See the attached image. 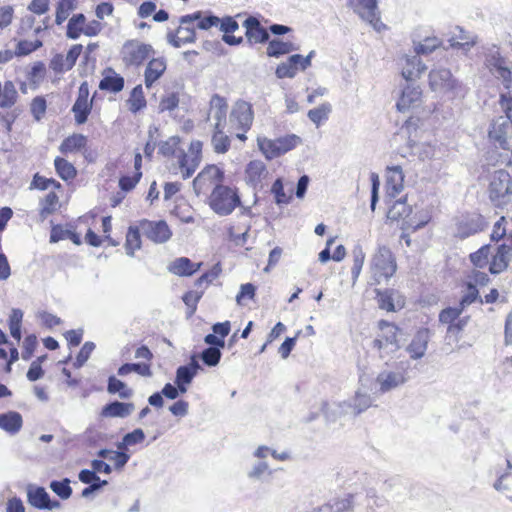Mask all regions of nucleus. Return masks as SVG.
<instances>
[{
    "instance_id": "obj_1",
    "label": "nucleus",
    "mask_w": 512,
    "mask_h": 512,
    "mask_svg": "<svg viewBox=\"0 0 512 512\" xmlns=\"http://www.w3.org/2000/svg\"><path fill=\"white\" fill-rule=\"evenodd\" d=\"M204 143L201 140H192L185 151L182 148V139L171 136L159 144V154L171 159L169 171L172 175H179L183 180L193 176L203 160Z\"/></svg>"
},
{
    "instance_id": "obj_2",
    "label": "nucleus",
    "mask_w": 512,
    "mask_h": 512,
    "mask_svg": "<svg viewBox=\"0 0 512 512\" xmlns=\"http://www.w3.org/2000/svg\"><path fill=\"white\" fill-rule=\"evenodd\" d=\"M488 139L493 150L489 152V164L492 166L512 165V123L500 116L494 119L488 130Z\"/></svg>"
},
{
    "instance_id": "obj_3",
    "label": "nucleus",
    "mask_w": 512,
    "mask_h": 512,
    "mask_svg": "<svg viewBox=\"0 0 512 512\" xmlns=\"http://www.w3.org/2000/svg\"><path fill=\"white\" fill-rule=\"evenodd\" d=\"M210 105L215 109L216 123L211 134V146L216 154H225L231 148V138L224 131L228 103L218 94L212 96Z\"/></svg>"
},
{
    "instance_id": "obj_4",
    "label": "nucleus",
    "mask_w": 512,
    "mask_h": 512,
    "mask_svg": "<svg viewBox=\"0 0 512 512\" xmlns=\"http://www.w3.org/2000/svg\"><path fill=\"white\" fill-rule=\"evenodd\" d=\"M401 329L393 322L380 320L377 323V331L372 342V348L375 349L381 358L396 352L400 348L399 336Z\"/></svg>"
},
{
    "instance_id": "obj_5",
    "label": "nucleus",
    "mask_w": 512,
    "mask_h": 512,
    "mask_svg": "<svg viewBox=\"0 0 512 512\" xmlns=\"http://www.w3.org/2000/svg\"><path fill=\"white\" fill-rule=\"evenodd\" d=\"M254 122V110L250 102L237 100L230 112L229 123L235 137L242 142L247 140V132L251 129Z\"/></svg>"
},
{
    "instance_id": "obj_6",
    "label": "nucleus",
    "mask_w": 512,
    "mask_h": 512,
    "mask_svg": "<svg viewBox=\"0 0 512 512\" xmlns=\"http://www.w3.org/2000/svg\"><path fill=\"white\" fill-rule=\"evenodd\" d=\"M301 144V138L295 134H287L275 139L265 136L257 137V146L267 160L281 157Z\"/></svg>"
},
{
    "instance_id": "obj_7",
    "label": "nucleus",
    "mask_w": 512,
    "mask_h": 512,
    "mask_svg": "<svg viewBox=\"0 0 512 512\" xmlns=\"http://www.w3.org/2000/svg\"><path fill=\"white\" fill-rule=\"evenodd\" d=\"M155 51L151 44L141 42L137 39H130L124 42L120 49L119 57L126 69L139 68Z\"/></svg>"
},
{
    "instance_id": "obj_8",
    "label": "nucleus",
    "mask_w": 512,
    "mask_h": 512,
    "mask_svg": "<svg viewBox=\"0 0 512 512\" xmlns=\"http://www.w3.org/2000/svg\"><path fill=\"white\" fill-rule=\"evenodd\" d=\"M240 204L238 190L224 184L213 190L208 197L209 207L221 216L231 214Z\"/></svg>"
},
{
    "instance_id": "obj_9",
    "label": "nucleus",
    "mask_w": 512,
    "mask_h": 512,
    "mask_svg": "<svg viewBox=\"0 0 512 512\" xmlns=\"http://www.w3.org/2000/svg\"><path fill=\"white\" fill-rule=\"evenodd\" d=\"M224 171L216 164H207L194 178L193 188L197 195L213 192L223 185Z\"/></svg>"
},
{
    "instance_id": "obj_10",
    "label": "nucleus",
    "mask_w": 512,
    "mask_h": 512,
    "mask_svg": "<svg viewBox=\"0 0 512 512\" xmlns=\"http://www.w3.org/2000/svg\"><path fill=\"white\" fill-rule=\"evenodd\" d=\"M454 235L459 239H466L485 230L487 221L479 212H465L456 217L454 222Z\"/></svg>"
},
{
    "instance_id": "obj_11",
    "label": "nucleus",
    "mask_w": 512,
    "mask_h": 512,
    "mask_svg": "<svg viewBox=\"0 0 512 512\" xmlns=\"http://www.w3.org/2000/svg\"><path fill=\"white\" fill-rule=\"evenodd\" d=\"M463 310L464 308L459 305L458 307L444 308L439 313V322L446 325L447 339L457 341L466 327L469 316L461 317Z\"/></svg>"
},
{
    "instance_id": "obj_12",
    "label": "nucleus",
    "mask_w": 512,
    "mask_h": 512,
    "mask_svg": "<svg viewBox=\"0 0 512 512\" xmlns=\"http://www.w3.org/2000/svg\"><path fill=\"white\" fill-rule=\"evenodd\" d=\"M200 17V11L193 14L184 15L180 18L179 27L169 34L170 43L175 47H181L187 43H192L196 39L195 24L196 18Z\"/></svg>"
},
{
    "instance_id": "obj_13",
    "label": "nucleus",
    "mask_w": 512,
    "mask_h": 512,
    "mask_svg": "<svg viewBox=\"0 0 512 512\" xmlns=\"http://www.w3.org/2000/svg\"><path fill=\"white\" fill-rule=\"evenodd\" d=\"M89 95V84L84 81L79 86L76 101L72 106V112L77 125L86 123L91 114L94 96L90 99Z\"/></svg>"
},
{
    "instance_id": "obj_14",
    "label": "nucleus",
    "mask_w": 512,
    "mask_h": 512,
    "mask_svg": "<svg viewBox=\"0 0 512 512\" xmlns=\"http://www.w3.org/2000/svg\"><path fill=\"white\" fill-rule=\"evenodd\" d=\"M138 222L146 238L156 244L165 243L172 237V230L165 220L142 219Z\"/></svg>"
},
{
    "instance_id": "obj_15",
    "label": "nucleus",
    "mask_w": 512,
    "mask_h": 512,
    "mask_svg": "<svg viewBox=\"0 0 512 512\" xmlns=\"http://www.w3.org/2000/svg\"><path fill=\"white\" fill-rule=\"evenodd\" d=\"M512 260V235L507 242L499 244L489 262V272L493 275L506 271Z\"/></svg>"
},
{
    "instance_id": "obj_16",
    "label": "nucleus",
    "mask_w": 512,
    "mask_h": 512,
    "mask_svg": "<svg viewBox=\"0 0 512 512\" xmlns=\"http://www.w3.org/2000/svg\"><path fill=\"white\" fill-rule=\"evenodd\" d=\"M355 12L360 18L371 24L377 31H381L385 28L380 18L377 0H357Z\"/></svg>"
},
{
    "instance_id": "obj_17",
    "label": "nucleus",
    "mask_w": 512,
    "mask_h": 512,
    "mask_svg": "<svg viewBox=\"0 0 512 512\" xmlns=\"http://www.w3.org/2000/svg\"><path fill=\"white\" fill-rule=\"evenodd\" d=\"M429 85L432 90L440 92H451L460 85L452 77L450 70L446 68L433 69L429 73Z\"/></svg>"
},
{
    "instance_id": "obj_18",
    "label": "nucleus",
    "mask_w": 512,
    "mask_h": 512,
    "mask_svg": "<svg viewBox=\"0 0 512 512\" xmlns=\"http://www.w3.org/2000/svg\"><path fill=\"white\" fill-rule=\"evenodd\" d=\"M373 269L380 277L389 278L396 272V262L390 250L383 248L373 258Z\"/></svg>"
},
{
    "instance_id": "obj_19",
    "label": "nucleus",
    "mask_w": 512,
    "mask_h": 512,
    "mask_svg": "<svg viewBox=\"0 0 512 512\" xmlns=\"http://www.w3.org/2000/svg\"><path fill=\"white\" fill-rule=\"evenodd\" d=\"M311 64L310 56L303 57L295 54L290 56L286 62L279 64L276 74L279 78H292L299 70H305Z\"/></svg>"
},
{
    "instance_id": "obj_20",
    "label": "nucleus",
    "mask_w": 512,
    "mask_h": 512,
    "mask_svg": "<svg viewBox=\"0 0 512 512\" xmlns=\"http://www.w3.org/2000/svg\"><path fill=\"white\" fill-rule=\"evenodd\" d=\"M268 170L265 163L260 159H254L247 163L244 170V179L248 186L254 189L262 186L263 180L267 177Z\"/></svg>"
},
{
    "instance_id": "obj_21",
    "label": "nucleus",
    "mask_w": 512,
    "mask_h": 512,
    "mask_svg": "<svg viewBox=\"0 0 512 512\" xmlns=\"http://www.w3.org/2000/svg\"><path fill=\"white\" fill-rule=\"evenodd\" d=\"M142 155L140 152H136L133 159L132 170L123 174L119 178V188L123 192L132 191L142 178Z\"/></svg>"
},
{
    "instance_id": "obj_22",
    "label": "nucleus",
    "mask_w": 512,
    "mask_h": 512,
    "mask_svg": "<svg viewBox=\"0 0 512 512\" xmlns=\"http://www.w3.org/2000/svg\"><path fill=\"white\" fill-rule=\"evenodd\" d=\"M167 69V61L164 57H150L144 71V84L147 89L153 85L164 75Z\"/></svg>"
},
{
    "instance_id": "obj_23",
    "label": "nucleus",
    "mask_w": 512,
    "mask_h": 512,
    "mask_svg": "<svg viewBox=\"0 0 512 512\" xmlns=\"http://www.w3.org/2000/svg\"><path fill=\"white\" fill-rule=\"evenodd\" d=\"M421 100L422 91L418 87L407 85L396 103V109L402 113L414 110L420 106Z\"/></svg>"
},
{
    "instance_id": "obj_24",
    "label": "nucleus",
    "mask_w": 512,
    "mask_h": 512,
    "mask_svg": "<svg viewBox=\"0 0 512 512\" xmlns=\"http://www.w3.org/2000/svg\"><path fill=\"white\" fill-rule=\"evenodd\" d=\"M430 337L431 331L429 328L422 327L416 331L407 346V351L412 359H420L425 355Z\"/></svg>"
},
{
    "instance_id": "obj_25",
    "label": "nucleus",
    "mask_w": 512,
    "mask_h": 512,
    "mask_svg": "<svg viewBox=\"0 0 512 512\" xmlns=\"http://www.w3.org/2000/svg\"><path fill=\"white\" fill-rule=\"evenodd\" d=\"M245 36L250 44L265 43L269 39L268 31L261 25L260 21L250 16L245 21Z\"/></svg>"
},
{
    "instance_id": "obj_26",
    "label": "nucleus",
    "mask_w": 512,
    "mask_h": 512,
    "mask_svg": "<svg viewBox=\"0 0 512 512\" xmlns=\"http://www.w3.org/2000/svg\"><path fill=\"white\" fill-rule=\"evenodd\" d=\"M103 77L99 82V89L104 92L117 94L124 89V77L118 74L113 68L103 70Z\"/></svg>"
},
{
    "instance_id": "obj_27",
    "label": "nucleus",
    "mask_w": 512,
    "mask_h": 512,
    "mask_svg": "<svg viewBox=\"0 0 512 512\" xmlns=\"http://www.w3.org/2000/svg\"><path fill=\"white\" fill-rule=\"evenodd\" d=\"M88 147L87 136L80 133H73L63 139L59 145V151L63 155L85 153Z\"/></svg>"
},
{
    "instance_id": "obj_28",
    "label": "nucleus",
    "mask_w": 512,
    "mask_h": 512,
    "mask_svg": "<svg viewBox=\"0 0 512 512\" xmlns=\"http://www.w3.org/2000/svg\"><path fill=\"white\" fill-rule=\"evenodd\" d=\"M28 502L38 509L52 510L58 508L60 503L58 501H52L49 494L42 487H32L28 489Z\"/></svg>"
},
{
    "instance_id": "obj_29",
    "label": "nucleus",
    "mask_w": 512,
    "mask_h": 512,
    "mask_svg": "<svg viewBox=\"0 0 512 512\" xmlns=\"http://www.w3.org/2000/svg\"><path fill=\"white\" fill-rule=\"evenodd\" d=\"M406 380L404 371H383L378 374L376 382L379 385V391L386 393L399 385L403 384Z\"/></svg>"
},
{
    "instance_id": "obj_30",
    "label": "nucleus",
    "mask_w": 512,
    "mask_h": 512,
    "mask_svg": "<svg viewBox=\"0 0 512 512\" xmlns=\"http://www.w3.org/2000/svg\"><path fill=\"white\" fill-rule=\"evenodd\" d=\"M404 184V174L400 166L388 167L386 171V191L388 195H398Z\"/></svg>"
},
{
    "instance_id": "obj_31",
    "label": "nucleus",
    "mask_w": 512,
    "mask_h": 512,
    "mask_svg": "<svg viewBox=\"0 0 512 512\" xmlns=\"http://www.w3.org/2000/svg\"><path fill=\"white\" fill-rule=\"evenodd\" d=\"M135 409L133 403H125L114 401L102 408L101 416L106 418H125L129 416Z\"/></svg>"
},
{
    "instance_id": "obj_32",
    "label": "nucleus",
    "mask_w": 512,
    "mask_h": 512,
    "mask_svg": "<svg viewBox=\"0 0 512 512\" xmlns=\"http://www.w3.org/2000/svg\"><path fill=\"white\" fill-rule=\"evenodd\" d=\"M198 368V363L195 360H192L189 366H180L177 369L175 383L178 386L180 393L183 394L187 391V385L192 382Z\"/></svg>"
},
{
    "instance_id": "obj_33",
    "label": "nucleus",
    "mask_w": 512,
    "mask_h": 512,
    "mask_svg": "<svg viewBox=\"0 0 512 512\" xmlns=\"http://www.w3.org/2000/svg\"><path fill=\"white\" fill-rule=\"evenodd\" d=\"M200 263H193L187 257L175 259L169 266V271L177 276H191L200 269Z\"/></svg>"
},
{
    "instance_id": "obj_34",
    "label": "nucleus",
    "mask_w": 512,
    "mask_h": 512,
    "mask_svg": "<svg viewBox=\"0 0 512 512\" xmlns=\"http://www.w3.org/2000/svg\"><path fill=\"white\" fill-rule=\"evenodd\" d=\"M426 70L425 65L421 62L418 56L405 59V64L402 67L401 74L407 81H413L419 78Z\"/></svg>"
},
{
    "instance_id": "obj_35",
    "label": "nucleus",
    "mask_w": 512,
    "mask_h": 512,
    "mask_svg": "<svg viewBox=\"0 0 512 512\" xmlns=\"http://www.w3.org/2000/svg\"><path fill=\"white\" fill-rule=\"evenodd\" d=\"M56 191L53 189L41 200L39 216L42 221L56 213L60 208V199Z\"/></svg>"
},
{
    "instance_id": "obj_36",
    "label": "nucleus",
    "mask_w": 512,
    "mask_h": 512,
    "mask_svg": "<svg viewBox=\"0 0 512 512\" xmlns=\"http://www.w3.org/2000/svg\"><path fill=\"white\" fill-rule=\"evenodd\" d=\"M219 26L220 30L224 33L223 41L225 43L229 45H237L242 42V37L237 38L231 35L239 28L237 21L233 17L227 16L220 19Z\"/></svg>"
},
{
    "instance_id": "obj_37",
    "label": "nucleus",
    "mask_w": 512,
    "mask_h": 512,
    "mask_svg": "<svg viewBox=\"0 0 512 512\" xmlns=\"http://www.w3.org/2000/svg\"><path fill=\"white\" fill-rule=\"evenodd\" d=\"M126 103L128 110L133 114L140 112L147 106V100L141 84L136 85L130 91Z\"/></svg>"
},
{
    "instance_id": "obj_38",
    "label": "nucleus",
    "mask_w": 512,
    "mask_h": 512,
    "mask_svg": "<svg viewBox=\"0 0 512 512\" xmlns=\"http://www.w3.org/2000/svg\"><path fill=\"white\" fill-rule=\"evenodd\" d=\"M141 228L139 225V222L137 225L130 226L126 232V239H125V250L126 253L130 256H134L135 252L139 250L142 246V240H141Z\"/></svg>"
},
{
    "instance_id": "obj_39",
    "label": "nucleus",
    "mask_w": 512,
    "mask_h": 512,
    "mask_svg": "<svg viewBox=\"0 0 512 512\" xmlns=\"http://www.w3.org/2000/svg\"><path fill=\"white\" fill-rule=\"evenodd\" d=\"M54 168L57 175L66 182L73 181L77 176V169L64 157L57 156L54 159Z\"/></svg>"
},
{
    "instance_id": "obj_40",
    "label": "nucleus",
    "mask_w": 512,
    "mask_h": 512,
    "mask_svg": "<svg viewBox=\"0 0 512 512\" xmlns=\"http://www.w3.org/2000/svg\"><path fill=\"white\" fill-rule=\"evenodd\" d=\"M42 46V42L39 40H36L35 42L27 41V40H21L17 43L16 49L14 52L6 50L4 53H2V61H8L12 59L14 55L16 56H25L33 51L37 50L39 47Z\"/></svg>"
},
{
    "instance_id": "obj_41",
    "label": "nucleus",
    "mask_w": 512,
    "mask_h": 512,
    "mask_svg": "<svg viewBox=\"0 0 512 512\" xmlns=\"http://www.w3.org/2000/svg\"><path fill=\"white\" fill-rule=\"evenodd\" d=\"M23 420L20 413L10 411L2 414V429L10 434H16L22 427Z\"/></svg>"
},
{
    "instance_id": "obj_42",
    "label": "nucleus",
    "mask_w": 512,
    "mask_h": 512,
    "mask_svg": "<svg viewBox=\"0 0 512 512\" xmlns=\"http://www.w3.org/2000/svg\"><path fill=\"white\" fill-rule=\"evenodd\" d=\"M507 218L501 216L493 225L490 233V241L498 243L500 241L507 242V239L512 235V231L507 230Z\"/></svg>"
},
{
    "instance_id": "obj_43",
    "label": "nucleus",
    "mask_w": 512,
    "mask_h": 512,
    "mask_svg": "<svg viewBox=\"0 0 512 512\" xmlns=\"http://www.w3.org/2000/svg\"><path fill=\"white\" fill-rule=\"evenodd\" d=\"M107 391L112 395L118 393L119 397L122 399H129L133 395V390L115 376L108 378Z\"/></svg>"
},
{
    "instance_id": "obj_44",
    "label": "nucleus",
    "mask_w": 512,
    "mask_h": 512,
    "mask_svg": "<svg viewBox=\"0 0 512 512\" xmlns=\"http://www.w3.org/2000/svg\"><path fill=\"white\" fill-rule=\"evenodd\" d=\"M86 18L82 13L73 15L67 24V36L70 39H77L83 34Z\"/></svg>"
},
{
    "instance_id": "obj_45",
    "label": "nucleus",
    "mask_w": 512,
    "mask_h": 512,
    "mask_svg": "<svg viewBox=\"0 0 512 512\" xmlns=\"http://www.w3.org/2000/svg\"><path fill=\"white\" fill-rule=\"evenodd\" d=\"M332 111V106L330 103H322L318 107L311 109L308 111V118L316 125L320 126L323 122H325L329 114Z\"/></svg>"
},
{
    "instance_id": "obj_46",
    "label": "nucleus",
    "mask_w": 512,
    "mask_h": 512,
    "mask_svg": "<svg viewBox=\"0 0 512 512\" xmlns=\"http://www.w3.org/2000/svg\"><path fill=\"white\" fill-rule=\"evenodd\" d=\"M462 286L465 288V294L462 296L459 302V305L462 308L465 309L467 306L471 305L476 301L483 303V299L479 297V291L477 289V286H475L472 282L467 281H464Z\"/></svg>"
},
{
    "instance_id": "obj_47",
    "label": "nucleus",
    "mask_w": 512,
    "mask_h": 512,
    "mask_svg": "<svg viewBox=\"0 0 512 512\" xmlns=\"http://www.w3.org/2000/svg\"><path fill=\"white\" fill-rule=\"evenodd\" d=\"M172 214L184 223H191L194 221L193 209L184 199H180V201L174 206Z\"/></svg>"
},
{
    "instance_id": "obj_48",
    "label": "nucleus",
    "mask_w": 512,
    "mask_h": 512,
    "mask_svg": "<svg viewBox=\"0 0 512 512\" xmlns=\"http://www.w3.org/2000/svg\"><path fill=\"white\" fill-rule=\"evenodd\" d=\"M490 245L481 246L477 251L469 255V259L475 268H486L489 266Z\"/></svg>"
},
{
    "instance_id": "obj_49",
    "label": "nucleus",
    "mask_w": 512,
    "mask_h": 512,
    "mask_svg": "<svg viewBox=\"0 0 512 512\" xmlns=\"http://www.w3.org/2000/svg\"><path fill=\"white\" fill-rule=\"evenodd\" d=\"M99 455L112 463L115 469H121L129 460V456L123 451L102 450Z\"/></svg>"
},
{
    "instance_id": "obj_50",
    "label": "nucleus",
    "mask_w": 512,
    "mask_h": 512,
    "mask_svg": "<svg viewBox=\"0 0 512 512\" xmlns=\"http://www.w3.org/2000/svg\"><path fill=\"white\" fill-rule=\"evenodd\" d=\"M294 49L291 42H284L281 40H272L267 46V55L270 57H279L288 54Z\"/></svg>"
},
{
    "instance_id": "obj_51",
    "label": "nucleus",
    "mask_w": 512,
    "mask_h": 512,
    "mask_svg": "<svg viewBox=\"0 0 512 512\" xmlns=\"http://www.w3.org/2000/svg\"><path fill=\"white\" fill-rule=\"evenodd\" d=\"M32 186L41 191L47 190L50 187L54 190H58L59 192H62L63 190V187L59 181L54 178H46L39 175L38 173L33 176Z\"/></svg>"
},
{
    "instance_id": "obj_52",
    "label": "nucleus",
    "mask_w": 512,
    "mask_h": 512,
    "mask_svg": "<svg viewBox=\"0 0 512 512\" xmlns=\"http://www.w3.org/2000/svg\"><path fill=\"white\" fill-rule=\"evenodd\" d=\"M23 313L19 309H14L9 318V330L11 336L19 342L21 339V323Z\"/></svg>"
},
{
    "instance_id": "obj_53",
    "label": "nucleus",
    "mask_w": 512,
    "mask_h": 512,
    "mask_svg": "<svg viewBox=\"0 0 512 512\" xmlns=\"http://www.w3.org/2000/svg\"><path fill=\"white\" fill-rule=\"evenodd\" d=\"M376 298H377V302H378L380 309L385 310L387 312L395 311L392 290L381 291V290L377 289L376 290Z\"/></svg>"
},
{
    "instance_id": "obj_54",
    "label": "nucleus",
    "mask_w": 512,
    "mask_h": 512,
    "mask_svg": "<svg viewBox=\"0 0 512 512\" xmlns=\"http://www.w3.org/2000/svg\"><path fill=\"white\" fill-rule=\"evenodd\" d=\"M203 294H204L203 289L201 291L190 290V291H187L182 296V300L188 308V316H192L196 312L198 303H199L200 299L202 298Z\"/></svg>"
},
{
    "instance_id": "obj_55",
    "label": "nucleus",
    "mask_w": 512,
    "mask_h": 512,
    "mask_svg": "<svg viewBox=\"0 0 512 512\" xmlns=\"http://www.w3.org/2000/svg\"><path fill=\"white\" fill-rule=\"evenodd\" d=\"M145 440V434L142 429L137 428L130 433H127L122 442L119 444L118 448L123 450L128 448L129 446H134L142 443Z\"/></svg>"
},
{
    "instance_id": "obj_56",
    "label": "nucleus",
    "mask_w": 512,
    "mask_h": 512,
    "mask_svg": "<svg viewBox=\"0 0 512 512\" xmlns=\"http://www.w3.org/2000/svg\"><path fill=\"white\" fill-rule=\"evenodd\" d=\"M222 272L221 266L219 263L215 264L210 270L203 273L196 281L195 285L202 287L205 284V287L210 285L214 280H216Z\"/></svg>"
},
{
    "instance_id": "obj_57",
    "label": "nucleus",
    "mask_w": 512,
    "mask_h": 512,
    "mask_svg": "<svg viewBox=\"0 0 512 512\" xmlns=\"http://www.w3.org/2000/svg\"><path fill=\"white\" fill-rule=\"evenodd\" d=\"M179 101V95L176 92L163 95L159 102L160 112L173 111L178 107Z\"/></svg>"
},
{
    "instance_id": "obj_58",
    "label": "nucleus",
    "mask_w": 512,
    "mask_h": 512,
    "mask_svg": "<svg viewBox=\"0 0 512 512\" xmlns=\"http://www.w3.org/2000/svg\"><path fill=\"white\" fill-rule=\"evenodd\" d=\"M256 294V287L252 283L242 284L236 296L238 305H245L248 300L254 299Z\"/></svg>"
},
{
    "instance_id": "obj_59",
    "label": "nucleus",
    "mask_w": 512,
    "mask_h": 512,
    "mask_svg": "<svg viewBox=\"0 0 512 512\" xmlns=\"http://www.w3.org/2000/svg\"><path fill=\"white\" fill-rule=\"evenodd\" d=\"M18 98V93L12 82L8 81L2 89V107L13 105Z\"/></svg>"
},
{
    "instance_id": "obj_60",
    "label": "nucleus",
    "mask_w": 512,
    "mask_h": 512,
    "mask_svg": "<svg viewBox=\"0 0 512 512\" xmlns=\"http://www.w3.org/2000/svg\"><path fill=\"white\" fill-rule=\"evenodd\" d=\"M46 109L47 103L43 96L35 97L30 104L31 113L37 121L43 118L46 113Z\"/></svg>"
},
{
    "instance_id": "obj_61",
    "label": "nucleus",
    "mask_w": 512,
    "mask_h": 512,
    "mask_svg": "<svg viewBox=\"0 0 512 512\" xmlns=\"http://www.w3.org/2000/svg\"><path fill=\"white\" fill-rule=\"evenodd\" d=\"M482 268H473L467 275V282H472L475 286H486L490 282L487 273L481 271Z\"/></svg>"
},
{
    "instance_id": "obj_62",
    "label": "nucleus",
    "mask_w": 512,
    "mask_h": 512,
    "mask_svg": "<svg viewBox=\"0 0 512 512\" xmlns=\"http://www.w3.org/2000/svg\"><path fill=\"white\" fill-rule=\"evenodd\" d=\"M37 345H38V339H37L36 335H34V334L27 335L25 337V339L23 341V345H22V352H21L22 358L24 360L31 359V357L33 356V354L36 350Z\"/></svg>"
},
{
    "instance_id": "obj_63",
    "label": "nucleus",
    "mask_w": 512,
    "mask_h": 512,
    "mask_svg": "<svg viewBox=\"0 0 512 512\" xmlns=\"http://www.w3.org/2000/svg\"><path fill=\"white\" fill-rule=\"evenodd\" d=\"M75 0H60L56 9V22L61 24L67 19L70 11L74 9Z\"/></svg>"
},
{
    "instance_id": "obj_64",
    "label": "nucleus",
    "mask_w": 512,
    "mask_h": 512,
    "mask_svg": "<svg viewBox=\"0 0 512 512\" xmlns=\"http://www.w3.org/2000/svg\"><path fill=\"white\" fill-rule=\"evenodd\" d=\"M271 192L273 193L277 204H287L291 200V196L285 193L283 182L280 178L276 179L272 184Z\"/></svg>"
}]
</instances>
